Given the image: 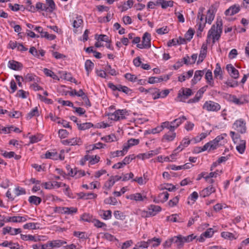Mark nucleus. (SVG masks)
Listing matches in <instances>:
<instances>
[{"label":"nucleus","mask_w":249,"mask_h":249,"mask_svg":"<svg viewBox=\"0 0 249 249\" xmlns=\"http://www.w3.org/2000/svg\"><path fill=\"white\" fill-rule=\"evenodd\" d=\"M151 36L150 34L148 32H145L142 37V42L144 44V45L147 48V49H149L151 47Z\"/></svg>","instance_id":"nucleus-19"},{"label":"nucleus","mask_w":249,"mask_h":249,"mask_svg":"<svg viewBox=\"0 0 249 249\" xmlns=\"http://www.w3.org/2000/svg\"><path fill=\"white\" fill-rule=\"evenodd\" d=\"M176 137V133L174 131H169L164 134L162 138V142H169L173 141Z\"/></svg>","instance_id":"nucleus-17"},{"label":"nucleus","mask_w":249,"mask_h":249,"mask_svg":"<svg viewBox=\"0 0 249 249\" xmlns=\"http://www.w3.org/2000/svg\"><path fill=\"white\" fill-rule=\"evenodd\" d=\"M65 209H67V210H65L64 214H72L73 213H75L77 212V208L75 207H65Z\"/></svg>","instance_id":"nucleus-58"},{"label":"nucleus","mask_w":249,"mask_h":249,"mask_svg":"<svg viewBox=\"0 0 249 249\" xmlns=\"http://www.w3.org/2000/svg\"><path fill=\"white\" fill-rule=\"evenodd\" d=\"M27 216H12V217H7V222H13L15 223H19L25 222L27 220Z\"/></svg>","instance_id":"nucleus-24"},{"label":"nucleus","mask_w":249,"mask_h":249,"mask_svg":"<svg viewBox=\"0 0 249 249\" xmlns=\"http://www.w3.org/2000/svg\"><path fill=\"white\" fill-rule=\"evenodd\" d=\"M74 236L81 239H86L88 238L87 234L85 232L82 231H74L73 232Z\"/></svg>","instance_id":"nucleus-52"},{"label":"nucleus","mask_w":249,"mask_h":249,"mask_svg":"<svg viewBox=\"0 0 249 249\" xmlns=\"http://www.w3.org/2000/svg\"><path fill=\"white\" fill-rule=\"evenodd\" d=\"M161 126L162 127V130L164 128H167L169 131H174L176 129L174 124H171V122L168 121L162 123Z\"/></svg>","instance_id":"nucleus-39"},{"label":"nucleus","mask_w":249,"mask_h":249,"mask_svg":"<svg viewBox=\"0 0 249 249\" xmlns=\"http://www.w3.org/2000/svg\"><path fill=\"white\" fill-rule=\"evenodd\" d=\"M24 80L25 82L33 81L35 83L36 82H38L39 78L33 74L28 73L25 76Z\"/></svg>","instance_id":"nucleus-33"},{"label":"nucleus","mask_w":249,"mask_h":249,"mask_svg":"<svg viewBox=\"0 0 249 249\" xmlns=\"http://www.w3.org/2000/svg\"><path fill=\"white\" fill-rule=\"evenodd\" d=\"M232 128L237 133H236L235 131H232L230 132L231 137L234 142L235 143L240 137L238 133L243 134L247 132V126L245 120L242 118L236 120L232 124Z\"/></svg>","instance_id":"nucleus-1"},{"label":"nucleus","mask_w":249,"mask_h":249,"mask_svg":"<svg viewBox=\"0 0 249 249\" xmlns=\"http://www.w3.org/2000/svg\"><path fill=\"white\" fill-rule=\"evenodd\" d=\"M133 0H128L126 2H124L123 5L121 6L122 12L125 11L128 9L131 8L133 5Z\"/></svg>","instance_id":"nucleus-48"},{"label":"nucleus","mask_w":249,"mask_h":249,"mask_svg":"<svg viewBox=\"0 0 249 249\" xmlns=\"http://www.w3.org/2000/svg\"><path fill=\"white\" fill-rule=\"evenodd\" d=\"M204 73V70H197L195 72V74L193 78L191 80V85L192 86L196 84L198 81H199Z\"/></svg>","instance_id":"nucleus-15"},{"label":"nucleus","mask_w":249,"mask_h":249,"mask_svg":"<svg viewBox=\"0 0 249 249\" xmlns=\"http://www.w3.org/2000/svg\"><path fill=\"white\" fill-rule=\"evenodd\" d=\"M102 140L106 142H111L116 141V137L114 134H110L102 138Z\"/></svg>","instance_id":"nucleus-47"},{"label":"nucleus","mask_w":249,"mask_h":249,"mask_svg":"<svg viewBox=\"0 0 249 249\" xmlns=\"http://www.w3.org/2000/svg\"><path fill=\"white\" fill-rule=\"evenodd\" d=\"M203 108L208 111L217 112L220 109L221 106L217 103L212 101H207L204 104Z\"/></svg>","instance_id":"nucleus-4"},{"label":"nucleus","mask_w":249,"mask_h":249,"mask_svg":"<svg viewBox=\"0 0 249 249\" xmlns=\"http://www.w3.org/2000/svg\"><path fill=\"white\" fill-rule=\"evenodd\" d=\"M160 148H159L158 149H156L153 150H151L148 151V152L143 153L142 155V159L143 160L144 159H149L151 157H153V156L158 155L160 153Z\"/></svg>","instance_id":"nucleus-25"},{"label":"nucleus","mask_w":249,"mask_h":249,"mask_svg":"<svg viewBox=\"0 0 249 249\" xmlns=\"http://www.w3.org/2000/svg\"><path fill=\"white\" fill-rule=\"evenodd\" d=\"M45 157L47 159H50L53 160H57L58 159V154L54 151L49 152L47 151L45 154Z\"/></svg>","instance_id":"nucleus-43"},{"label":"nucleus","mask_w":249,"mask_h":249,"mask_svg":"<svg viewBox=\"0 0 249 249\" xmlns=\"http://www.w3.org/2000/svg\"><path fill=\"white\" fill-rule=\"evenodd\" d=\"M85 159L86 160H89L91 164H94L97 163L100 160V157L97 156H86Z\"/></svg>","instance_id":"nucleus-37"},{"label":"nucleus","mask_w":249,"mask_h":249,"mask_svg":"<svg viewBox=\"0 0 249 249\" xmlns=\"http://www.w3.org/2000/svg\"><path fill=\"white\" fill-rule=\"evenodd\" d=\"M219 146H220V145L218 143L213 140L206 143L202 147H198V151H197V152L200 153L206 150H213Z\"/></svg>","instance_id":"nucleus-5"},{"label":"nucleus","mask_w":249,"mask_h":249,"mask_svg":"<svg viewBox=\"0 0 249 249\" xmlns=\"http://www.w3.org/2000/svg\"><path fill=\"white\" fill-rule=\"evenodd\" d=\"M178 215L177 214H172L167 217V220L173 222H184V220L181 218H178Z\"/></svg>","instance_id":"nucleus-44"},{"label":"nucleus","mask_w":249,"mask_h":249,"mask_svg":"<svg viewBox=\"0 0 249 249\" xmlns=\"http://www.w3.org/2000/svg\"><path fill=\"white\" fill-rule=\"evenodd\" d=\"M38 111L37 107L32 109L29 113H28L27 118L30 119L34 116H38Z\"/></svg>","instance_id":"nucleus-54"},{"label":"nucleus","mask_w":249,"mask_h":249,"mask_svg":"<svg viewBox=\"0 0 249 249\" xmlns=\"http://www.w3.org/2000/svg\"><path fill=\"white\" fill-rule=\"evenodd\" d=\"M169 93V90L168 89H165L162 91H160V94H158L156 97H154V100L159 99L160 98H165Z\"/></svg>","instance_id":"nucleus-57"},{"label":"nucleus","mask_w":249,"mask_h":249,"mask_svg":"<svg viewBox=\"0 0 249 249\" xmlns=\"http://www.w3.org/2000/svg\"><path fill=\"white\" fill-rule=\"evenodd\" d=\"M222 32V19L217 18L216 23L213 24L209 30L207 35V42L209 43L210 39H213V43L219 40Z\"/></svg>","instance_id":"nucleus-2"},{"label":"nucleus","mask_w":249,"mask_h":249,"mask_svg":"<svg viewBox=\"0 0 249 249\" xmlns=\"http://www.w3.org/2000/svg\"><path fill=\"white\" fill-rule=\"evenodd\" d=\"M216 189L215 187H214L213 185H211L204 189H203L200 192V196L202 197H205L210 196L212 193H213L215 192Z\"/></svg>","instance_id":"nucleus-10"},{"label":"nucleus","mask_w":249,"mask_h":249,"mask_svg":"<svg viewBox=\"0 0 249 249\" xmlns=\"http://www.w3.org/2000/svg\"><path fill=\"white\" fill-rule=\"evenodd\" d=\"M236 149L240 154L244 153L246 149V141L240 140L239 143L236 146Z\"/></svg>","instance_id":"nucleus-29"},{"label":"nucleus","mask_w":249,"mask_h":249,"mask_svg":"<svg viewBox=\"0 0 249 249\" xmlns=\"http://www.w3.org/2000/svg\"><path fill=\"white\" fill-rule=\"evenodd\" d=\"M216 9L214 5H211L207 11L205 20L209 24L212 23L215 17Z\"/></svg>","instance_id":"nucleus-7"},{"label":"nucleus","mask_w":249,"mask_h":249,"mask_svg":"<svg viewBox=\"0 0 249 249\" xmlns=\"http://www.w3.org/2000/svg\"><path fill=\"white\" fill-rule=\"evenodd\" d=\"M94 218V217L92 215L88 213H85L80 217V219L82 221L89 223H92Z\"/></svg>","instance_id":"nucleus-36"},{"label":"nucleus","mask_w":249,"mask_h":249,"mask_svg":"<svg viewBox=\"0 0 249 249\" xmlns=\"http://www.w3.org/2000/svg\"><path fill=\"white\" fill-rule=\"evenodd\" d=\"M140 142L139 139H130L127 141L126 145H124L125 148H126L127 151L131 146L138 145Z\"/></svg>","instance_id":"nucleus-30"},{"label":"nucleus","mask_w":249,"mask_h":249,"mask_svg":"<svg viewBox=\"0 0 249 249\" xmlns=\"http://www.w3.org/2000/svg\"><path fill=\"white\" fill-rule=\"evenodd\" d=\"M102 218L105 220L109 219L111 218L112 212L110 210L103 211Z\"/></svg>","instance_id":"nucleus-64"},{"label":"nucleus","mask_w":249,"mask_h":249,"mask_svg":"<svg viewBox=\"0 0 249 249\" xmlns=\"http://www.w3.org/2000/svg\"><path fill=\"white\" fill-rule=\"evenodd\" d=\"M174 1L173 0H161V7L162 9H166L168 7H171L173 6Z\"/></svg>","instance_id":"nucleus-49"},{"label":"nucleus","mask_w":249,"mask_h":249,"mask_svg":"<svg viewBox=\"0 0 249 249\" xmlns=\"http://www.w3.org/2000/svg\"><path fill=\"white\" fill-rule=\"evenodd\" d=\"M8 67L10 69L18 71L22 68V65L18 61L12 60L9 61Z\"/></svg>","instance_id":"nucleus-18"},{"label":"nucleus","mask_w":249,"mask_h":249,"mask_svg":"<svg viewBox=\"0 0 249 249\" xmlns=\"http://www.w3.org/2000/svg\"><path fill=\"white\" fill-rule=\"evenodd\" d=\"M148 213L149 214L150 216H153L157 214L159 212H160L161 209L160 207L158 205H151L148 207Z\"/></svg>","instance_id":"nucleus-21"},{"label":"nucleus","mask_w":249,"mask_h":249,"mask_svg":"<svg viewBox=\"0 0 249 249\" xmlns=\"http://www.w3.org/2000/svg\"><path fill=\"white\" fill-rule=\"evenodd\" d=\"M240 11V7L238 4H234L230 6L225 12L226 16H233L238 13Z\"/></svg>","instance_id":"nucleus-11"},{"label":"nucleus","mask_w":249,"mask_h":249,"mask_svg":"<svg viewBox=\"0 0 249 249\" xmlns=\"http://www.w3.org/2000/svg\"><path fill=\"white\" fill-rule=\"evenodd\" d=\"M46 1L48 5L49 12H53L56 9V5L53 0H46Z\"/></svg>","instance_id":"nucleus-53"},{"label":"nucleus","mask_w":249,"mask_h":249,"mask_svg":"<svg viewBox=\"0 0 249 249\" xmlns=\"http://www.w3.org/2000/svg\"><path fill=\"white\" fill-rule=\"evenodd\" d=\"M43 71L47 76H49L54 80H59L57 75L55 74L54 72L52 71L47 68H44L43 69Z\"/></svg>","instance_id":"nucleus-35"},{"label":"nucleus","mask_w":249,"mask_h":249,"mask_svg":"<svg viewBox=\"0 0 249 249\" xmlns=\"http://www.w3.org/2000/svg\"><path fill=\"white\" fill-rule=\"evenodd\" d=\"M187 119L186 117L184 116L180 117L174 121L171 122V124H174L175 127L177 128L180 124H181L184 121Z\"/></svg>","instance_id":"nucleus-38"},{"label":"nucleus","mask_w":249,"mask_h":249,"mask_svg":"<svg viewBox=\"0 0 249 249\" xmlns=\"http://www.w3.org/2000/svg\"><path fill=\"white\" fill-rule=\"evenodd\" d=\"M69 143L70 145H81L82 144V141L80 138L75 137L69 139Z\"/></svg>","instance_id":"nucleus-45"},{"label":"nucleus","mask_w":249,"mask_h":249,"mask_svg":"<svg viewBox=\"0 0 249 249\" xmlns=\"http://www.w3.org/2000/svg\"><path fill=\"white\" fill-rule=\"evenodd\" d=\"M85 67L86 71L89 75V72L92 71L94 67V64L90 60H87L85 63Z\"/></svg>","instance_id":"nucleus-41"},{"label":"nucleus","mask_w":249,"mask_h":249,"mask_svg":"<svg viewBox=\"0 0 249 249\" xmlns=\"http://www.w3.org/2000/svg\"><path fill=\"white\" fill-rule=\"evenodd\" d=\"M79 197L81 199H93L97 197V195L94 193H85L80 192L77 194Z\"/></svg>","instance_id":"nucleus-27"},{"label":"nucleus","mask_w":249,"mask_h":249,"mask_svg":"<svg viewBox=\"0 0 249 249\" xmlns=\"http://www.w3.org/2000/svg\"><path fill=\"white\" fill-rule=\"evenodd\" d=\"M191 140H189L187 137L184 138L179 145L175 150V151L178 150V151H182L184 148L187 147L190 143Z\"/></svg>","instance_id":"nucleus-20"},{"label":"nucleus","mask_w":249,"mask_h":249,"mask_svg":"<svg viewBox=\"0 0 249 249\" xmlns=\"http://www.w3.org/2000/svg\"><path fill=\"white\" fill-rule=\"evenodd\" d=\"M196 25L198 26V30L200 32H202L204 27H205L206 23L207 22L204 19V15L203 14V9H199L197 14V18L196 19Z\"/></svg>","instance_id":"nucleus-6"},{"label":"nucleus","mask_w":249,"mask_h":249,"mask_svg":"<svg viewBox=\"0 0 249 249\" xmlns=\"http://www.w3.org/2000/svg\"><path fill=\"white\" fill-rule=\"evenodd\" d=\"M172 241H173L174 244H176L178 249L182 248L184 243H185L183 236L181 235L172 237Z\"/></svg>","instance_id":"nucleus-14"},{"label":"nucleus","mask_w":249,"mask_h":249,"mask_svg":"<svg viewBox=\"0 0 249 249\" xmlns=\"http://www.w3.org/2000/svg\"><path fill=\"white\" fill-rule=\"evenodd\" d=\"M42 136L40 135L31 136L29 137L30 142L32 143L37 142L41 141Z\"/></svg>","instance_id":"nucleus-56"},{"label":"nucleus","mask_w":249,"mask_h":249,"mask_svg":"<svg viewBox=\"0 0 249 249\" xmlns=\"http://www.w3.org/2000/svg\"><path fill=\"white\" fill-rule=\"evenodd\" d=\"M77 125L79 130H85L92 127L93 125L91 123H85L83 124L77 123Z\"/></svg>","instance_id":"nucleus-40"},{"label":"nucleus","mask_w":249,"mask_h":249,"mask_svg":"<svg viewBox=\"0 0 249 249\" xmlns=\"http://www.w3.org/2000/svg\"><path fill=\"white\" fill-rule=\"evenodd\" d=\"M118 91L123 92L126 94H130L131 93V89L126 86H122L121 85H118Z\"/></svg>","instance_id":"nucleus-50"},{"label":"nucleus","mask_w":249,"mask_h":249,"mask_svg":"<svg viewBox=\"0 0 249 249\" xmlns=\"http://www.w3.org/2000/svg\"><path fill=\"white\" fill-rule=\"evenodd\" d=\"M52 189H57L62 186H66V184L61 182L56 181H51Z\"/></svg>","instance_id":"nucleus-63"},{"label":"nucleus","mask_w":249,"mask_h":249,"mask_svg":"<svg viewBox=\"0 0 249 249\" xmlns=\"http://www.w3.org/2000/svg\"><path fill=\"white\" fill-rule=\"evenodd\" d=\"M127 111L124 109H118L113 113L107 114L108 118L111 120L118 121L125 119V116L128 115Z\"/></svg>","instance_id":"nucleus-3"},{"label":"nucleus","mask_w":249,"mask_h":249,"mask_svg":"<svg viewBox=\"0 0 249 249\" xmlns=\"http://www.w3.org/2000/svg\"><path fill=\"white\" fill-rule=\"evenodd\" d=\"M83 20L80 17H77L73 22V27L78 28L83 23Z\"/></svg>","instance_id":"nucleus-60"},{"label":"nucleus","mask_w":249,"mask_h":249,"mask_svg":"<svg viewBox=\"0 0 249 249\" xmlns=\"http://www.w3.org/2000/svg\"><path fill=\"white\" fill-rule=\"evenodd\" d=\"M194 73V71L193 70H189L186 73H183L182 75H179L178 77V81L182 82L184 81L186 79H189L191 78Z\"/></svg>","instance_id":"nucleus-26"},{"label":"nucleus","mask_w":249,"mask_h":249,"mask_svg":"<svg viewBox=\"0 0 249 249\" xmlns=\"http://www.w3.org/2000/svg\"><path fill=\"white\" fill-rule=\"evenodd\" d=\"M152 240H147V241H141L139 242L136 245V247L138 248H147L150 245V242H152Z\"/></svg>","instance_id":"nucleus-46"},{"label":"nucleus","mask_w":249,"mask_h":249,"mask_svg":"<svg viewBox=\"0 0 249 249\" xmlns=\"http://www.w3.org/2000/svg\"><path fill=\"white\" fill-rule=\"evenodd\" d=\"M205 78L206 80V82L209 86L211 87H213L214 86V83L213 77L212 72L210 70L207 71Z\"/></svg>","instance_id":"nucleus-22"},{"label":"nucleus","mask_w":249,"mask_h":249,"mask_svg":"<svg viewBox=\"0 0 249 249\" xmlns=\"http://www.w3.org/2000/svg\"><path fill=\"white\" fill-rule=\"evenodd\" d=\"M194 35V31L192 29H189L185 34V38L188 41H190Z\"/></svg>","instance_id":"nucleus-61"},{"label":"nucleus","mask_w":249,"mask_h":249,"mask_svg":"<svg viewBox=\"0 0 249 249\" xmlns=\"http://www.w3.org/2000/svg\"><path fill=\"white\" fill-rule=\"evenodd\" d=\"M171 76L170 75H164L160 77H150L148 78V83L151 84L160 83L163 81L168 80Z\"/></svg>","instance_id":"nucleus-8"},{"label":"nucleus","mask_w":249,"mask_h":249,"mask_svg":"<svg viewBox=\"0 0 249 249\" xmlns=\"http://www.w3.org/2000/svg\"><path fill=\"white\" fill-rule=\"evenodd\" d=\"M127 198L136 201H142L146 199V196H142L141 193H138L129 195L127 196Z\"/></svg>","instance_id":"nucleus-16"},{"label":"nucleus","mask_w":249,"mask_h":249,"mask_svg":"<svg viewBox=\"0 0 249 249\" xmlns=\"http://www.w3.org/2000/svg\"><path fill=\"white\" fill-rule=\"evenodd\" d=\"M26 4V9L32 12H36V8L32 5V3L31 0H27L25 2Z\"/></svg>","instance_id":"nucleus-62"},{"label":"nucleus","mask_w":249,"mask_h":249,"mask_svg":"<svg viewBox=\"0 0 249 249\" xmlns=\"http://www.w3.org/2000/svg\"><path fill=\"white\" fill-rule=\"evenodd\" d=\"M148 240H152V242H150V245H151L153 247L159 246L161 242V240L160 238L156 237H154Z\"/></svg>","instance_id":"nucleus-55"},{"label":"nucleus","mask_w":249,"mask_h":249,"mask_svg":"<svg viewBox=\"0 0 249 249\" xmlns=\"http://www.w3.org/2000/svg\"><path fill=\"white\" fill-rule=\"evenodd\" d=\"M226 136V134H223L219 136H217L214 140L217 142L218 144L221 146L224 144L225 141H224V138Z\"/></svg>","instance_id":"nucleus-51"},{"label":"nucleus","mask_w":249,"mask_h":249,"mask_svg":"<svg viewBox=\"0 0 249 249\" xmlns=\"http://www.w3.org/2000/svg\"><path fill=\"white\" fill-rule=\"evenodd\" d=\"M224 84L226 85L225 87V85L223 86V89L224 88L227 87H231V88H235L238 86V83L237 81L232 80V79H228L225 82H224Z\"/></svg>","instance_id":"nucleus-32"},{"label":"nucleus","mask_w":249,"mask_h":249,"mask_svg":"<svg viewBox=\"0 0 249 249\" xmlns=\"http://www.w3.org/2000/svg\"><path fill=\"white\" fill-rule=\"evenodd\" d=\"M49 242L50 244L49 245L51 247V249L58 248L64 244H66L67 243L66 241L61 240L49 241Z\"/></svg>","instance_id":"nucleus-23"},{"label":"nucleus","mask_w":249,"mask_h":249,"mask_svg":"<svg viewBox=\"0 0 249 249\" xmlns=\"http://www.w3.org/2000/svg\"><path fill=\"white\" fill-rule=\"evenodd\" d=\"M226 69L230 75L234 79H238L239 76L238 71L236 69L232 64H228Z\"/></svg>","instance_id":"nucleus-9"},{"label":"nucleus","mask_w":249,"mask_h":249,"mask_svg":"<svg viewBox=\"0 0 249 249\" xmlns=\"http://www.w3.org/2000/svg\"><path fill=\"white\" fill-rule=\"evenodd\" d=\"M214 78H217L219 77V79H223V72L219 63H217L215 66V70L213 71Z\"/></svg>","instance_id":"nucleus-28"},{"label":"nucleus","mask_w":249,"mask_h":249,"mask_svg":"<svg viewBox=\"0 0 249 249\" xmlns=\"http://www.w3.org/2000/svg\"><path fill=\"white\" fill-rule=\"evenodd\" d=\"M28 201L32 204L38 205L41 203L42 199L38 196H32L29 197Z\"/></svg>","instance_id":"nucleus-31"},{"label":"nucleus","mask_w":249,"mask_h":249,"mask_svg":"<svg viewBox=\"0 0 249 249\" xmlns=\"http://www.w3.org/2000/svg\"><path fill=\"white\" fill-rule=\"evenodd\" d=\"M207 44L203 43L198 56V59L197 61L198 64L202 62L204 59L205 58L207 54Z\"/></svg>","instance_id":"nucleus-13"},{"label":"nucleus","mask_w":249,"mask_h":249,"mask_svg":"<svg viewBox=\"0 0 249 249\" xmlns=\"http://www.w3.org/2000/svg\"><path fill=\"white\" fill-rule=\"evenodd\" d=\"M221 235L225 239H232L234 238L233 234L230 232L223 231L221 233Z\"/></svg>","instance_id":"nucleus-59"},{"label":"nucleus","mask_w":249,"mask_h":249,"mask_svg":"<svg viewBox=\"0 0 249 249\" xmlns=\"http://www.w3.org/2000/svg\"><path fill=\"white\" fill-rule=\"evenodd\" d=\"M229 100L230 102L237 105H242L247 102V101L245 99V96H244L237 98L235 95H230Z\"/></svg>","instance_id":"nucleus-12"},{"label":"nucleus","mask_w":249,"mask_h":249,"mask_svg":"<svg viewBox=\"0 0 249 249\" xmlns=\"http://www.w3.org/2000/svg\"><path fill=\"white\" fill-rule=\"evenodd\" d=\"M127 152L126 148H125L124 146L122 150H117L114 152H112L110 154L112 158H115L119 156H123L127 153Z\"/></svg>","instance_id":"nucleus-34"},{"label":"nucleus","mask_w":249,"mask_h":249,"mask_svg":"<svg viewBox=\"0 0 249 249\" xmlns=\"http://www.w3.org/2000/svg\"><path fill=\"white\" fill-rule=\"evenodd\" d=\"M92 223H93L94 226L97 228H103L104 229H106L107 228V225L106 223L101 222L99 220L95 218Z\"/></svg>","instance_id":"nucleus-42"}]
</instances>
